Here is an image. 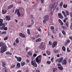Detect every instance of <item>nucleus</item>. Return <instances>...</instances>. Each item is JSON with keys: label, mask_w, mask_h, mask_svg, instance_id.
I'll use <instances>...</instances> for the list:
<instances>
[{"label": "nucleus", "mask_w": 72, "mask_h": 72, "mask_svg": "<svg viewBox=\"0 0 72 72\" xmlns=\"http://www.w3.org/2000/svg\"><path fill=\"white\" fill-rule=\"evenodd\" d=\"M0 47H1V53H4V52H5L6 51V46H5L2 42H0Z\"/></svg>", "instance_id": "nucleus-1"}, {"label": "nucleus", "mask_w": 72, "mask_h": 72, "mask_svg": "<svg viewBox=\"0 0 72 72\" xmlns=\"http://www.w3.org/2000/svg\"><path fill=\"white\" fill-rule=\"evenodd\" d=\"M38 57L39 58H39L37 57L36 58L35 60H36V62H37L38 64H40V63H41V58H42V57L41 56V55H40Z\"/></svg>", "instance_id": "nucleus-2"}, {"label": "nucleus", "mask_w": 72, "mask_h": 72, "mask_svg": "<svg viewBox=\"0 0 72 72\" xmlns=\"http://www.w3.org/2000/svg\"><path fill=\"white\" fill-rule=\"evenodd\" d=\"M49 16L48 15H45L44 17V20L43 21V22L44 23H46V21H48V19H49Z\"/></svg>", "instance_id": "nucleus-3"}, {"label": "nucleus", "mask_w": 72, "mask_h": 72, "mask_svg": "<svg viewBox=\"0 0 72 72\" xmlns=\"http://www.w3.org/2000/svg\"><path fill=\"white\" fill-rule=\"evenodd\" d=\"M31 64L35 67H36L37 66L36 63V62L35 61V59L34 60H33V59L32 60Z\"/></svg>", "instance_id": "nucleus-4"}, {"label": "nucleus", "mask_w": 72, "mask_h": 72, "mask_svg": "<svg viewBox=\"0 0 72 72\" xmlns=\"http://www.w3.org/2000/svg\"><path fill=\"white\" fill-rule=\"evenodd\" d=\"M3 19H0V26H3L4 27H5V25L4 23H3Z\"/></svg>", "instance_id": "nucleus-5"}, {"label": "nucleus", "mask_w": 72, "mask_h": 72, "mask_svg": "<svg viewBox=\"0 0 72 72\" xmlns=\"http://www.w3.org/2000/svg\"><path fill=\"white\" fill-rule=\"evenodd\" d=\"M16 12H17V15H18V17H20V16H21V14H20V12H19V10H18V9H16L15 13H15H16Z\"/></svg>", "instance_id": "nucleus-6"}, {"label": "nucleus", "mask_w": 72, "mask_h": 72, "mask_svg": "<svg viewBox=\"0 0 72 72\" xmlns=\"http://www.w3.org/2000/svg\"><path fill=\"white\" fill-rule=\"evenodd\" d=\"M15 58L17 59L18 62H21L22 61V57H17V56H15Z\"/></svg>", "instance_id": "nucleus-7"}, {"label": "nucleus", "mask_w": 72, "mask_h": 72, "mask_svg": "<svg viewBox=\"0 0 72 72\" xmlns=\"http://www.w3.org/2000/svg\"><path fill=\"white\" fill-rule=\"evenodd\" d=\"M19 35V36L22 38H26V37L25 35H24L22 33H20Z\"/></svg>", "instance_id": "nucleus-8"}, {"label": "nucleus", "mask_w": 72, "mask_h": 72, "mask_svg": "<svg viewBox=\"0 0 72 72\" xmlns=\"http://www.w3.org/2000/svg\"><path fill=\"white\" fill-rule=\"evenodd\" d=\"M57 44V42L55 41L53 42V45H52V48H54L56 46V45Z\"/></svg>", "instance_id": "nucleus-9"}, {"label": "nucleus", "mask_w": 72, "mask_h": 72, "mask_svg": "<svg viewBox=\"0 0 72 72\" xmlns=\"http://www.w3.org/2000/svg\"><path fill=\"white\" fill-rule=\"evenodd\" d=\"M58 17L61 19H63V16L60 13H59L58 14Z\"/></svg>", "instance_id": "nucleus-10"}, {"label": "nucleus", "mask_w": 72, "mask_h": 72, "mask_svg": "<svg viewBox=\"0 0 72 72\" xmlns=\"http://www.w3.org/2000/svg\"><path fill=\"white\" fill-rule=\"evenodd\" d=\"M63 57H62L58 59V62L59 63H61L63 61Z\"/></svg>", "instance_id": "nucleus-11"}, {"label": "nucleus", "mask_w": 72, "mask_h": 72, "mask_svg": "<svg viewBox=\"0 0 72 72\" xmlns=\"http://www.w3.org/2000/svg\"><path fill=\"white\" fill-rule=\"evenodd\" d=\"M62 64L63 65H64L65 64H67V61L66 60V59H64L63 60V61L62 63Z\"/></svg>", "instance_id": "nucleus-12"}, {"label": "nucleus", "mask_w": 72, "mask_h": 72, "mask_svg": "<svg viewBox=\"0 0 72 72\" xmlns=\"http://www.w3.org/2000/svg\"><path fill=\"white\" fill-rule=\"evenodd\" d=\"M6 20H8V21H9L10 19V16L9 15L6 16Z\"/></svg>", "instance_id": "nucleus-13"}, {"label": "nucleus", "mask_w": 72, "mask_h": 72, "mask_svg": "<svg viewBox=\"0 0 72 72\" xmlns=\"http://www.w3.org/2000/svg\"><path fill=\"white\" fill-rule=\"evenodd\" d=\"M41 41V39L40 38H39L36 40H35V42H40Z\"/></svg>", "instance_id": "nucleus-14"}, {"label": "nucleus", "mask_w": 72, "mask_h": 72, "mask_svg": "<svg viewBox=\"0 0 72 72\" xmlns=\"http://www.w3.org/2000/svg\"><path fill=\"white\" fill-rule=\"evenodd\" d=\"M26 64V62H21V66L22 67H23V66H24V65Z\"/></svg>", "instance_id": "nucleus-15"}, {"label": "nucleus", "mask_w": 72, "mask_h": 72, "mask_svg": "<svg viewBox=\"0 0 72 72\" xmlns=\"http://www.w3.org/2000/svg\"><path fill=\"white\" fill-rule=\"evenodd\" d=\"M2 12L3 14H5V13H6L7 12V11L6 10H3L2 11Z\"/></svg>", "instance_id": "nucleus-16"}, {"label": "nucleus", "mask_w": 72, "mask_h": 72, "mask_svg": "<svg viewBox=\"0 0 72 72\" xmlns=\"http://www.w3.org/2000/svg\"><path fill=\"white\" fill-rule=\"evenodd\" d=\"M2 64L3 67H5V65H6L5 62H2Z\"/></svg>", "instance_id": "nucleus-17"}, {"label": "nucleus", "mask_w": 72, "mask_h": 72, "mask_svg": "<svg viewBox=\"0 0 72 72\" xmlns=\"http://www.w3.org/2000/svg\"><path fill=\"white\" fill-rule=\"evenodd\" d=\"M44 48V45H42V44H41L39 48L40 49H42Z\"/></svg>", "instance_id": "nucleus-18"}, {"label": "nucleus", "mask_w": 72, "mask_h": 72, "mask_svg": "<svg viewBox=\"0 0 72 72\" xmlns=\"http://www.w3.org/2000/svg\"><path fill=\"white\" fill-rule=\"evenodd\" d=\"M17 67L18 68H20L21 67V64L19 63H17Z\"/></svg>", "instance_id": "nucleus-19"}, {"label": "nucleus", "mask_w": 72, "mask_h": 72, "mask_svg": "<svg viewBox=\"0 0 72 72\" xmlns=\"http://www.w3.org/2000/svg\"><path fill=\"white\" fill-rule=\"evenodd\" d=\"M57 71V68H55L53 69V72H55V71Z\"/></svg>", "instance_id": "nucleus-20"}, {"label": "nucleus", "mask_w": 72, "mask_h": 72, "mask_svg": "<svg viewBox=\"0 0 72 72\" xmlns=\"http://www.w3.org/2000/svg\"><path fill=\"white\" fill-rule=\"evenodd\" d=\"M62 13L64 15V16L65 17H67V15H66L65 14V12L64 11H62Z\"/></svg>", "instance_id": "nucleus-21"}, {"label": "nucleus", "mask_w": 72, "mask_h": 72, "mask_svg": "<svg viewBox=\"0 0 72 72\" xmlns=\"http://www.w3.org/2000/svg\"><path fill=\"white\" fill-rule=\"evenodd\" d=\"M50 8L51 9V10L53 8V5L51 4L50 5Z\"/></svg>", "instance_id": "nucleus-22"}, {"label": "nucleus", "mask_w": 72, "mask_h": 72, "mask_svg": "<svg viewBox=\"0 0 72 72\" xmlns=\"http://www.w3.org/2000/svg\"><path fill=\"white\" fill-rule=\"evenodd\" d=\"M57 5H58V3L57 2H55L54 4V7L56 8L57 6Z\"/></svg>", "instance_id": "nucleus-23"}, {"label": "nucleus", "mask_w": 72, "mask_h": 72, "mask_svg": "<svg viewBox=\"0 0 72 72\" xmlns=\"http://www.w3.org/2000/svg\"><path fill=\"white\" fill-rule=\"evenodd\" d=\"M6 54H7V55L9 54V55H12V53L10 52H7L6 53Z\"/></svg>", "instance_id": "nucleus-24"}, {"label": "nucleus", "mask_w": 72, "mask_h": 72, "mask_svg": "<svg viewBox=\"0 0 72 72\" xmlns=\"http://www.w3.org/2000/svg\"><path fill=\"white\" fill-rule=\"evenodd\" d=\"M15 42L17 44L19 43V40H18V38H17L15 40Z\"/></svg>", "instance_id": "nucleus-25"}, {"label": "nucleus", "mask_w": 72, "mask_h": 72, "mask_svg": "<svg viewBox=\"0 0 72 72\" xmlns=\"http://www.w3.org/2000/svg\"><path fill=\"white\" fill-rule=\"evenodd\" d=\"M46 53L48 55H50V51H46Z\"/></svg>", "instance_id": "nucleus-26"}, {"label": "nucleus", "mask_w": 72, "mask_h": 72, "mask_svg": "<svg viewBox=\"0 0 72 72\" xmlns=\"http://www.w3.org/2000/svg\"><path fill=\"white\" fill-rule=\"evenodd\" d=\"M58 68H59V69H60V70H63V68L62 66H61L60 67H58Z\"/></svg>", "instance_id": "nucleus-27"}, {"label": "nucleus", "mask_w": 72, "mask_h": 72, "mask_svg": "<svg viewBox=\"0 0 72 72\" xmlns=\"http://www.w3.org/2000/svg\"><path fill=\"white\" fill-rule=\"evenodd\" d=\"M66 14L67 15H69V14L68 11L67 10L66 11Z\"/></svg>", "instance_id": "nucleus-28"}, {"label": "nucleus", "mask_w": 72, "mask_h": 72, "mask_svg": "<svg viewBox=\"0 0 72 72\" xmlns=\"http://www.w3.org/2000/svg\"><path fill=\"white\" fill-rule=\"evenodd\" d=\"M67 6H68L67 4L65 5V4H64L63 5V7L64 8H67Z\"/></svg>", "instance_id": "nucleus-29"}, {"label": "nucleus", "mask_w": 72, "mask_h": 72, "mask_svg": "<svg viewBox=\"0 0 72 72\" xmlns=\"http://www.w3.org/2000/svg\"><path fill=\"white\" fill-rule=\"evenodd\" d=\"M62 50L63 51H66V48H65V47L64 46H62Z\"/></svg>", "instance_id": "nucleus-30"}, {"label": "nucleus", "mask_w": 72, "mask_h": 72, "mask_svg": "<svg viewBox=\"0 0 72 72\" xmlns=\"http://www.w3.org/2000/svg\"><path fill=\"white\" fill-rule=\"evenodd\" d=\"M27 27L29 28H31L32 27V25H29L27 26Z\"/></svg>", "instance_id": "nucleus-31"}, {"label": "nucleus", "mask_w": 72, "mask_h": 72, "mask_svg": "<svg viewBox=\"0 0 72 72\" xmlns=\"http://www.w3.org/2000/svg\"><path fill=\"white\" fill-rule=\"evenodd\" d=\"M27 33L29 35H30V29H28L27 30Z\"/></svg>", "instance_id": "nucleus-32"}, {"label": "nucleus", "mask_w": 72, "mask_h": 72, "mask_svg": "<svg viewBox=\"0 0 72 72\" xmlns=\"http://www.w3.org/2000/svg\"><path fill=\"white\" fill-rule=\"evenodd\" d=\"M28 55H30L31 56H32V53L31 52H29L28 53Z\"/></svg>", "instance_id": "nucleus-33"}, {"label": "nucleus", "mask_w": 72, "mask_h": 72, "mask_svg": "<svg viewBox=\"0 0 72 72\" xmlns=\"http://www.w3.org/2000/svg\"><path fill=\"white\" fill-rule=\"evenodd\" d=\"M31 21L32 22H31L32 24L33 25V24H34V22L33 21V19L31 20Z\"/></svg>", "instance_id": "nucleus-34"}, {"label": "nucleus", "mask_w": 72, "mask_h": 72, "mask_svg": "<svg viewBox=\"0 0 72 72\" xmlns=\"http://www.w3.org/2000/svg\"><path fill=\"white\" fill-rule=\"evenodd\" d=\"M48 44L49 45H50V46H51V45H52V42L50 41H49V43Z\"/></svg>", "instance_id": "nucleus-35"}, {"label": "nucleus", "mask_w": 72, "mask_h": 72, "mask_svg": "<svg viewBox=\"0 0 72 72\" xmlns=\"http://www.w3.org/2000/svg\"><path fill=\"white\" fill-rule=\"evenodd\" d=\"M8 37H6L4 38V40H7L8 39Z\"/></svg>", "instance_id": "nucleus-36"}, {"label": "nucleus", "mask_w": 72, "mask_h": 72, "mask_svg": "<svg viewBox=\"0 0 72 72\" xmlns=\"http://www.w3.org/2000/svg\"><path fill=\"white\" fill-rule=\"evenodd\" d=\"M69 24V23H68V22H66V25L67 27H68Z\"/></svg>", "instance_id": "nucleus-37"}, {"label": "nucleus", "mask_w": 72, "mask_h": 72, "mask_svg": "<svg viewBox=\"0 0 72 72\" xmlns=\"http://www.w3.org/2000/svg\"><path fill=\"white\" fill-rule=\"evenodd\" d=\"M7 32L6 31L4 32H2L1 33V34L2 35H3V34H6V33Z\"/></svg>", "instance_id": "nucleus-38"}, {"label": "nucleus", "mask_w": 72, "mask_h": 72, "mask_svg": "<svg viewBox=\"0 0 72 72\" xmlns=\"http://www.w3.org/2000/svg\"><path fill=\"white\" fill-rule=\"evenodd\" d=\"M63 2L62 1L60 4V6H61V7L62 6V5H63Z\"/></svg>", "instance_id": "nucleus-39"}, {"label": "nucleus", "mask_w": 72, "mask_h": 72, "mask_svg": "<svg viewBox=\"0 0 72 72\" xmlns=\"http://www.w3.org/2000/svg\"><path fill=\"white\" fill-rule=\"evenodd\" d=\"M5 26H2L1 28V30H3V29H4V28L5 27Z\"/></svg>", "instance_id": "nucleus-40"}, {"label": "nucleus", "mask_w": 72, "mask_h": 72, "mask_svg": "<svg viewBox=\"0 0 72 72\" xmlns=\"http://www.w3.org/2000/svg\"><path fill=\"white\" fill-rule=\"evenodd\" d=\"M62 33L64 35H66V33L65 32L64 30H62Z\"/></svg>", "instance_id": "nucleus-41"}, {"label": "nucleus", "mask_w": 72, "mask_h": 72, "mask_svg": "<svg viewBox=\"0 0 72 72\" xmlns=\"http://www.w3.org/2000/svg\"><path fill=\"white\" fill-rule=\"evenodd\" d=\"M4 72H8V71H7V68H6V67H5V68Z\"/></svg>", "instance_id": "nucleus-42"}, {"label": "nucleus", "mask_w": 72, "mask_h": 72, "mask_svg": "<svg viewBox=\"0 0 72 72\" xmlns=\"http://www.w3.org/2000/svg\"><path fill=\"white\" fill-rule=\"evenodd\" d=\"M15 67V65H13L11 66V67L12 68H14Z\"/></svg>", "instance_id": "nucleus-43"}, {"label": "nucleus", "mask_w": 72, "mask_h": 72, "mask_svg": "<svg viewBox=\"0 0 72 72\" xmlns=\"http://www.w3.org/2000/svg\"><path fill=\"white\" fill-rule=\"evenodd\" d=\"M26 62L27 63H28L30 62V60L27 59L26 60Z\"/></svg>", "instance_id": "nucleus-44"}, {"label": "nucleus", "mask_w": 72, "mask_h": 72, "mask_svg": "<svg viewBox=\"0 0 72 72\" xmlns=\"http://www.w3.org/2000/svg\"><path fill=\"white\" fill-rule=\"evenodd\" d=\"M47 63L48 64H50V63H51V61H47Z\"/></svg>", "instance_id": "nucleus-45"}, {"label": "nucleus", "mask_w": 72, "mask_h": 72, "mask_svg": "<svg viewBox=\"0 0 72 72\" xmlns=\"http://www.w3.org/2000/svg\"><path fill=\"white\" fill-rule=\"evenodd\" d=\"M67 51L68 52H71V50H69V48H67Z\"/></svg>", "instance_id": "nucleus-46"}, {"label": "nucleus", "mask_w": 72, "mask_h": 72, "mask_svg": "<svg viewBox=\"0 0 72 72\" xmlns=\"http://www.w3.org/2000/svg\"><path fill=\"white\" fill-rule=\"evenodd\" d=\"M51 29H52V30H54V27L53 26H51Z\"/></svg>", "instance_id": "nucleus-47"}, {"label": "nucleus", "mask_w": 72, "mask_h": 72, "mask_svg": "<svg viewBox=\"0 0 72 72\" xmlns=\"http://www.w3.org/2000/svg\"><path fill=\"white\" fill-rule=\"evenodd\" d=\"M52 32L53 33H55H55H56V32H55V31H54V30H52Z\"/></svg>", "instance_id": "nucleus-48"}, {"label": "nucleus", "mask_w": 72, "mask_h": 72, "mask_svg": "<svg viewBox=\"0 0 72 72\" xmlns=\"http://www.w3.org/2000/svg\"><path fill=\"white\" fill-rule=\"evenodd\" d=\"M61 27L63 29H66V28L65 27V26H61Z\"/></svg>", "instance_id": "nucleus-49"}, {"label": "nucleus", "mask_w": 72, "mask_h": 72, "mask_svg": "<svg viewBox=\"0 0 72 72\" xmlns=\"http://www.w3.org/2000/svg\"><path fill=\"white\" fill-rule=\"evenodd\" d=\"M38 30L39 32H41V29L40 28H38Z\"/></svg>", "instance_id": "nucleus-50"}, {"label": "nucleus", "mask_w": 72, "mask_h": 72, "mask_svg": "<svg viewBox=\"0 0 72 72\" xmlns=\"http://www.w3.org/2000/svg\"><path fill=\"white\" fill-rule=\"evenodd\" d=\"M4 30H8V28L7 27H4Z\"/></svg>", "instance_id": "nucleus-51"}, {"label": "nucleus", "mask_w": 72, "mask_h": 72, "mask_svg": "<svg viewBox=\"0 0 72 72\" xmlns=\"http://www.w3.org/2000/svg\"><path fill=\"white\" fill-rule=\"evenodd\" d=\"M70 42V40H68L67 41V43H69Z\"/></svg>", "instance_id": "nucleus-52"}, {"label": "nucleus", "mask_w": 72, "mask_h": 72, "mask_svg": "<svg viewBox=\"0 0 72 72\" xmlns=\"http://www.w3.org/2000/svg\"><path fill=\"white\" fill-rule=\"evenodd\" d=\"M58 21L59 22V23H61V22H62V21L61 20H60V19H58Z\"/></svg>", "instance_id": "nucleus-53"}, {"label": "nucleus", "mask_w": 72, "mask_h": 72, "mask_svg": "<svg viewBox=\"0 0 72 72\" xmlns=\"http://www.w3.org/2000/svg\"><path fill=\"white\" fill-rule=\"evenodd\" d=\"M60 23V24L62 26H63V25L64 24V23H63V22H61V23Z\"/></svg>", "instance_id": "nucleus-54"}, {"label": "nucleus", "mask_w": 72, "mask_h": 72, "mask_svg": "<svg viewBox=\"0 0 72 72\" xmlns=\"http://www.w3.org/2000/svg\"><path fill=\"white\" fill-rule=\"evenodd\" d=\"M11 7H10V6H9L7 8V9H11Z\"/></svg>", "instance_id": "nucleus-55"}, {"label": "nucleus", "mask_w": 72, "mask_h": 72, "mask_svg": "<svg viewBox=\"0 0 72 72\" xmlns=\"http://www.w3.org/2000/svg\"><path fill=\"white\" fill-rule=\"evenodd\" d=\"M29 49H30V48H29L26 47V51H27V50H28Z\"/></svg>", "instance_id": "nucleus-56"}, {"label": "nucleus", "mask_w": 72, "mask_h": 72, "mask_svg": "<svg viewBox=\"0 0 72 72\" xmlns=\"http://www.w3.org/2000/svg\"><path fill=\"white\" fill-rule=\"evenodd\" d=\"M41 2L42 4L44 3V0H41Z\"/></svg>", "instance_id": "nucleus-57"}, {"label": "nucleus", "mask_w": 72, "mask_h": 72, "mask_svg": "<svg viewBox=\"0 0 72 72\" xmlns=\"http://www.w3.org/2000/svg\"><path fill=\"white\" fill-rule=\"evenodd\" d=\"M58 35H59V36L60 37V38H61V35H61V34L59 33L58 34Z\"/></svg>", "instance_id": "nucleus-58"}, {"label": "nucleus", "mask_w": 72, "mask_h": 72, "mask_svg": "<svg viewBox=\"0 0 72 72\" xmlns=\"http://www.w3.org/2000/svg\"><path fill=\"white\" fill-rule=\"evenodd\" d=\"M51 60L52 62H53V58H51Z\"/></svg>", "instance_id": "nucleus-59"}, {"label": "nucleus", "mask_w": 72, "mask_h": 72, "mask_svg": "<svg viewBox=\"0 0 72 72\" xmlns=\"http://www.w3.org/2000/svg\"><path fill=\"white\" fill-rule=\"evenodd\" d=\"M37 56V55L36 54H35L33 55V57H36Z\"/></svg>", "instance_id": "nucleus-60"}, {"label": "nucleus", "mask_w": 72, "mask_h": 72, "mask_svg": "<svg viewBox=\"0 0 72 72\" xmlns=\"http://www.w3.org/2000/svg\"><path fill=\"white\" fill-rule=\"evenodd\" d=\"M11 8H12L14 6V5L13 4H12L11 6H10Z\"/></svg>", "instance_id": "nucleus-61"}, {"label": "nucleus", "mask_w": 72, "mask_h": 72, "mask_svg": "<svg viewBox=\"0 0 72 72\" xmlns=\"http://www.w3.org/2000/svg\"><path fill=\"white\" fill-rule=\"evenodd\" d=\"M15 42H14L13 44V45L14 46H15Z\"/></svg>", "instance_id": "nucleus-62"}, {"label": "nucleus", "mask_w": 72, "mask_h": 72, "mask_svg": "<svg viewBox=\"0 0 72 72\" xmlns=\"http://www.w3.org/2000/svg\"><path fill=\"white\" fill-rule=\"evenodd\" d=\"M70 15L71 16V17H72V13H70Z\"/></svg>", "instance_id": "nucleus-63"}, {"label": "nucleus", "mask_w": 72, "mask_h": 72, "mask_svg": "<svg viewBox=\"0 0 72 72\" xmlns=\"http://www.w3.org/2000/svg\"><path fill=\"white\" fill-rule=\"evenodd\" d=\"M36 72H40V71L39 70H37Z\"/></svg>", "instance_id": "nucleus-64"}]
</instances>
